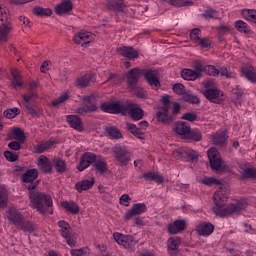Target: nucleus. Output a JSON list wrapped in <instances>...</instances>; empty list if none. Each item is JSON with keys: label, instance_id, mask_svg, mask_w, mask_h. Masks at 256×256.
<instances>
[{"label": "nucleus", "instance_id": "obj_4", "mask_svg": "<svg viewBox=\"0 0 256 256\" xmlns=\"http://www.w3.org/2000/svg\"><path fill=\"white\" fill-rule=\"evenodd\" d=\"M12 31L13 24L9 22V12L0 5V43H7Z\"/></svg>", "mask_w": 256, "mask_h": 256}, {"label": "nucleus", "instance_id": "obj_36", "mask_svg": "<svg viewBox=\"0 0 256 256\" xmlns=\"http://www.w3.org/2000/svg\"><path fill=\"white\" fill-rule=\"evenodd\" d=\"M10 137L12 139H16V141H19L20 143H25V132L21 130V128H14L10 132Z\"/></svg>", "mask_w": 256, "mask_h": 256}, {"label": "nucleus", "instance_id": "obj_9", "mask_svg": "<svg viewBox=\"0 0 256 256\" xmlns=\"http://www.w3.org/2000/svg\"><path fill=\"white\" fill-rule=\"evenodd\" d=\"M194 231L200 237H209L215 231V225L211 224V222L199 221L196 223Z\"/></svg>", "mask_w": 256, "mask_h": 256}, {"label": "nucleus", "instance_id": "obj_1", "mask_svg": "<svg viewBox=\"0 0 256 256\" xmlns=\"http://www.w3.org/2000/svg\"><path fill=\"white\" fill-rule=\"evenodd\" d=\"M229 199V194H227V188L225 186H220V188L214 193V207L213 212L218 217H227V215H233L242 209H247V200L240 199L236 203H232L227 206V200Z\"/></svg>", "mask_w": 256, "mask_h": 256}, {"label": "nucleus", "instance_id": "obj_61", "mask_svg": "<svg viewBox=\"0 0 256 256\" xmlns=\"http://www.w3.org/2000/svg\"><path fill=\"white\" fill-rule=\"evenodd\" d=\"M120 205H123L124 207H129L131 205V197L127 194H123L120 197Z\"/></svg>", "mask_w": 256, "mask_h": 256}, {"label": "nucleus", "instance_id": "obj_63", "mask_svg": "<svg viewBox=\"0 0 256 256\" xmlns=\"http://www.w3.org/2000/svg\"><path fill=\"white\" fill-rule=\"evenodd\" d=\"M174 93H177V95H185V86L181 83L175 84L173 86Z\"/></svg>", "mask_w": 256, "mask_h": 256}, {"label": "nucleus", "instance_id": "obj_57", "mask_svg": "<svg viewBox=\"0 0 256 256\" xmlns=\"http://www.w3.org/2000/svg\"><path fill=\"white\" fill-rule=\"evenodd\" d=\"M196 45L200 49H209L211 47V40L209 38H200V41Z\"/></svg>", "mask_w": 256, "mask_h": 256}, {"label": "nucleus", "instance_id": "obj_2", "mask_svg": "<svg viewBox=\"0 0 256 256\" xmlns=\"http://www.w3.org/2000/svg\"><path fill=\"white\" fill-rule=\"evenodd\" d=\"M30 207L36 209L41 215L47 213L49 207L53 206V199L49 194L41 193L37 190L30 191Z\"/></svg>", "mask_w": 256, "mask_h": 256}, {"label": "nucleus", "instance_id": "obj_48", "mask_svg": "<svg viewBox=\"0 0 256 256\" xmlns=\"http://www.w3.org/2000/svg\"><path fill=\"white\" fill-rule=\"evenodd\" d=\"M131 210L136 216L142 215V213H145V211H147V206H145V204L143 203H137L132 206Z\"/></svg>", "mask_w": 256, "mask_h": 256}, {"label": "nucleus", "instance_id": "obj_46", "mask_svg": "<svg viewBox=\"0 0 256 256\" xmlns=\"http://www.w3.org/2000/svg\"><path fill=\"white\" fill-rule=\"evenodd\" d=\"M241 175L244 179H256V169L246 168L241 171Z\"/></svg>", "mask_w": 256, "mask_h": 256}, {"label": "nucleus", "instance_id": "obj_15", "mask_svg": "<svg viewBox=\"0 0 256 256\" xmlns=\"http://www.w3.org/2000/svg\"><path fill=\"white\" fill-rule=\"evenodd\" d=\"M173 157L175 159H185V157H188L190 161H197L199 155H197L196 152H189L187 151V148H177L173 151Z\"/></svg>", "mask_w": 256, "mask_h": 256}, {"label": "nucleus", "instance_id": "obj_12", "mask_svg": "<svg viewBox=\"0 0 256 256\" xmlns=\"http://www.w3.org/2000/svg\"><path fill=\"white\" fill-rule=\"evenodd\" d=\"M168 233L170 235H177L179 233H183L185 229H187V220L185 219H177L167 226Z\"/></svg>", "mask_w": 256, "mask_h": 256}, {"label": "nucleus", "instance_id": "obj_19", "mask_svg": "<svg viewBox=\"0 0 256 256\" xmlns=\"http://www.w3.org/2000/svg\"><path fill=\"white\" fill-rule=\"evenodd\" d=\"M97 161V156L94 153L86 152L82 155L80 164L78 166V170L85 171L89 165H92V163H95Z\"/></svg>", "mask_w": 256, "mask_h": 256}, {"label": "nucleus", "instance_id": "obj_27", "mask_svg": "<svg viewBox=\"0 0 256 256\" xmlns=\"http://www.w3.org/2000/svg\"><path fill=\"white\" fill-rule=\"evenodd\" d=\"M66 119L72 129L83 131V122L81 121V118L76 115H68L66 116Z\"/></svg>", "mask_w": 256, "mask_h": 256}, {"label": "nucleus", "instance_id": "obj_26", "mask_svg": "<svg viewBox=\"0 0 256 256\" xmlns=\"http://www.w3.org/2000/svg\"><path fill=\"white\" fill-rule=\"evenodd\" d=\"M83 101L86 103L85 107L78 108L76 113L83 115V113H93V111H97V105L91 103V96L85 97Z\"/></svg>", "mask_w": 256, "mask_h": 256}, {"label": "nucleus", "instance_id": "obj_41", "mask_svg": "<svg viewBox=\"0 0 256 256\" xmlns=\"http://www.w3.org/2000/svg\"><path fill=\"white\" fill-rule=\"evenodd\" d=\"M146 181H155V183H163V176L155 172H147L144 174Z\"/></svg>", "mask_w": 256, "mask_h": 256}, {"label": "nucleus", "instance_id": "obj_7", "mask_svg": "<svg viewBox=\"0 0 256 256\" xmlns=\"http://www.w3.org/2000/svg\"><path fill=\"white\" fill-rule=\"evenodd\" d=\"M113 239L117 245L124 247V249H133L137 245V240L131 235L115 232L113 233Z\"/></svg>", "mask_w": 256, "mask_h": 256}, {"label": "nucleus", "instance_id": "obj_54", "mask_svg": "<svg viewBox=\"0 0 256 256\" xmlns=\"http://www.w3.org/2000/svg\"><path fill=\"white\" fill-rule=\"evenodd\" d=\"M182 99L186 103H191L192 105H197V103H199V98L192 94H184Z\"/></svg>", "mask_w": 256, "mask_h": 256}, {"label": "nucleus", "instance_id": "obj_39", "mask_svg": "<svg viewBox=\"0 0 256 256\" xmlns=\"http://www.w3.org/2000/svg\"><path fill=\"white\" fill-rule=\"evenodd\" d=\"M235 27H236L237 31H239V33H244L245 35H247L248 33L251 32V28L243 20L236 21L235 22Z\"/></svg>", "mask_w": 256, "mask_h": 256}, {"label": "nucleus", "instance_id": "obj_43", "mask_svg": "<svg viewBox=\"0 0 256 256\" xmlns=\"http://www.w3.org/2000/svg\"><path fill=\"white\" fill-rule=\"evenodd\" d=\"M54 166L56 168V171L58 173H64V171L67 169V165L65 164V160L61 158H54L53 159Z\"/></svg>", "mask_w": 256, "mask_h": 256}, {"label": "nucleus", "instance_id": "obj_25", "mask_svg": "<svg viewBox=\"0 0 256 256\" xmlns=\"http://www.w3.org/2000/svg\"><path fill=\"white\" fill-rule=\"evenodd\" d=\"M71 9H73V2H71V0H64L55 7V13L57 15H65V13H69Z\"/></svg>", "mask_w": 256, "mask_h": 256}, {"label": "nucleus", "instance_id": "obj_40", "mask_svg": "<svg viewBox=\"0 0 256 256\" xmlns=\"http://www.w3.org/2000/svg\"><path fill=\"white\" fill-rule=\"evenodd\" d=\"M126 127L128 131H130V133H132V135H134L138 139H145V135L139 130V128H137V125L127 123Z\"/></svg>", "mask_w": 256, "mask_h": 256}, {"label": "nucleus", "instance_id": "obj_5", "mask_svg": "<svg viewBox=\"0 0 256 256\" xmlns=\"http://www.w3.org/2000/svg\"><path fill=\"white\" fill-rule=\"evenodd\" d=\"M208 159L210 162V167L214 171H224L226 164L221 159V154L215 148H210L208 150Z\"/></svg>", "mask_w": 256, "mask_h": 256}, {"label": "nucleus", "instance_id": "obj_20", "mask_svg": "<svg viewBox=\"0 0 256 256\" xmlns=\"http://www.w3.org/2000/svg\"><path fill=\"white\" fill-rule=\"evenodd\" d=\"M143 75V72L139 70V68L131 69L127 74V82L129 85V89H135V85H137V81Z\"/></svg>", "mask_w": 256, "mask_h": 256}, {"label": "nucleus", "instance_id": "obj_56", "mask_svg": "<svg viewBox=\"0 0 256 256\" xmlns=\"http://www.w3.org/2000/svg\"><path fill=\"white\" fill-rule=\"evenodd\" d=\"M4 157L6 161H9L10 163H15V161L19 159V156L17 155V153H13L11 151L4 152Z\"/></svg>", "mask_w": 256, "mask_h": 256}, {"label": "nucleus", "instance_id": "obj_35", "mask_svg": "<svg viewBox=\"0 0 256 256\" xmlns=\"http://www.w3.org/2000/svg\"><path fill=\"white\" fill-rule=\"evenodd\" d=\"M243 19L250 23H256V10L255 9H244L241 12Z\"/></svg>", "mask_w": 256, "mask_h": 256}, {"label": "nucleus", "instance_id": "obj_59", "mask_svg": "<svg viewBox=\"0 0 256 256\" xmlns=\"http://www.w3.org/2000/svg\"><path fill=\"white\" fill-rule=\"evenodd\" d=\"M203 17H205V19H219V13L215 10H206Z\"/></svg>", "mask_w": 256, "mask_h": 256}, {"label": "nucleus", "instance_id": "obj_38", "mask_svg": "<svg viewBox=\"0 0 256 256\" xmlns=\"http://www.w3.org/2000/svg\"><path fill=\"white\" fill-rule=\"evenodd\" d=\"M11 75L13 87H21V85H23V80H21V74H19V70H17V68H13Z\"/></svg>", "mask_w": 256, "mask_h": 256}, {"label": "nucleus", "instance_id": "obj_64", "mask_svg": "<svg viewBox=\"0 0 256 256\" xmlns=\"http://www.w3.org/2000/svg\"><path fill=\"white\" fill-rule=\"evenodd\" d=\"M181 119H183L184 121H190L191 123H193V121H195V119H197V114L188 112V113H185L181 117Z\"/></svg>", "mask_w": 256, "mask_h": 256}, {"label": "nucleus", "instance_id": "obj_47", "mask_svg": "<svg viewBox=\"0 0 256 256\" xmlns=\"http://www.w3.org/2000/svg\"><path fill=\"white\" fill-rule=\"evenodd\" d=\"M169 3L174 5V7H191L193 5L191 0H169Z\"/></svg>", "mask_w": 256, "mask_h": 256}, {"label": "nucleus", "instance_id": "obj_62", "mask_svg": "<svg viewBox=\"0 0 256 256\" xmlns=\"http://www.w3.org/2000/svg\"><path fill=\"white\" fill-rule=\"evenodd\" d=\"M23 99H24L25 103H31V102L35 101V99H37V93L32 91L28 94H25L23 96Z\"/></svg>", "mask_w": 256, "mask_h": 256}, {"label": "nucleus", "instance_id": "obj_52", "mask_svg": "<svg viewBox=\"0 0 256 256\" xmlns=\"http://www.w3.org/2000/svg\"><path fill=\"white\" fill-rule=\"evenodd\" d=\"M190 39L193 41V43L197 44L201 39V30L198 28H194L190 32Z\"/></svg>", "mask_w": 256, "mask_h": 256}, {"label": "nucleus", "instance_id": "obj_37", "mask_svg": "<svg viewBox=\"0 0 256 256\" xmlns=\"http://www.w3.org/2000/svg\"><path fill=\"white\" fill-rule=\"evenodd\" d=\"M53 145H55L54 141L43 142L35 146V151L36 153H45V151H49V149H52Z\"/></svg>", "mask_w": 256, "mask_h": 256}, {"label": "nucleus", "instance_id": "obj_44", "mask_svg": "<svg viewBox=\"0 0 256 256\" xmlns=\"http://www.w3.org/2000/svg\"><path fill=\"white\" fill-rule=\"evenodd\" d=\"M7 201H8L7 188H5V186L0 185V208L6 207Z\"/></svg>", "mask_w": 256, "mask_h": 256}, {"label": "nucleus", "instance_id": "obj_45", "mask_svg": "<svg viewBox=\"0 0 256 256\" xmlns=\"http://www.w3.org/2000/svg\"><path fill=\"white\" fill-rule=\"evenodd\" d=\"M202 185L213 187V185H219L221 182L215 177H205L198 180Z\"/></svg>", "mask_w": 256, "mask_h": 256}, {"label": "nucleus", "instance_id": "obj_42", "mask_svg": "<svg viewBox=\"0 0 256 256\" xmlns=\"http://www.w3.org/2000/svg\"><path fill=\"white\" fill-rule=\"evenodd\" d=\"M34 15H39L40 17H51L53 11L50 8L36 7L33 10Z\"/></svg>", "mask_w": 256, "mask_h": 256}, {"label": "nucleus", "instance_id": "obj_58", "mask_svg": "<svg viewBox=\"0 0 256 256\" xmlns=\"http://www.w3.org/2000/svg\"><path fill=\"white\" fill-rule=\"evenodd\" d=\"M189 137L192 141H201V139H203V134H201V131L199 130H192L189 132Z\"/></svg>", "mask_w": 256, "mask_h": 256}, {"label": "nucleus", "instance_id": "obj_21", "mask_svg": "<svg viewBox=\"0 0 256 256\" xmlns=\"http://www.w3.org/2000/svg\"><path fill=\"white\" fill-rule=\"evenodd\" d=\"M117 53H119V55L122 57H126V59H137V57H139V51L129 46L117 48Z\"/></svg>", "mask_w": 256, "mask_h": 256}, {"label": "nucleus", "instance_id": "obj_60", "mask_svg": "<svg viewBox=\"0 0 256 256\" xmlns=\"http://www.w3.org/2000/svg\"><path fill=\"white\" fill-rule=\"evenodd\" d=\"M203 71H205V73H207L208 75H213V76L219 75V70L215 68V66L213 65H208L204 67Z\"/></svg>", "mask_w": 256, "mask_h": 256}, {"label": "nucleus", "instance_id": "obj_17", "mask_svg": "<svg viewBox=\"0 0 256 256\" xmlns=\"http://www.w3.org/2000/svg\"><path fill=\"white\" fill-rule=\"evenodd\" d=\"M113 153L120 165H127V163H129V161L131 160L129 153H127V150L119 146L113 148Z\"/></svg>", "mask_w": 256, "mask_h": 256}, {"label": "nucleus", "instance_id": "obj_50", "mask_svg": "<svg viewBox=\"0 0 256 256\" xmlns=\"http://www.w3.org/2000/svg\"><path fill=\"white\" fill-rule=\"evenodd\" d=\"M69 99V92H64L56 100L52 101V107H59V105L65 103Z\"/></svg>", "mask_w": 256, "mask_h": 256}, {"label": "nucleus", "instance_id": "obj_32", "mask_svg": "<svg viewBox=\"0 0 256 256\" xmlns=\"http://www.w3.org/2000/svg\"><path fill=\"white\" fill-rule=\"evenodd\" d=\"M38 176L39 172L37 169H30L23 174L22 181L23 183H33Z\"/></svg>", "mask_w": 256, "mask_h": 256}, {"label": "nucleus", "instance_id": "obj_28", "mask_svg": "<svg viewBox=\"0 0 256 256\" xmlns=\"http://www.w3.org/2000/svg\"><path fill=\"white\" fill-rule=\"evenodd\" d=\"M93 81H95V74L88 73L77 78L76 85L78 87H88Z\"/></svg>", "mask_w": 256, "mask_h": 256}, {"label": "nucleus", "instance_id": "obj_3", "mask_svg": "<svg viewBox=\"0 0 256 256\" xmlns=\"http://www.w3.org/2000/svg\"><path fill=\"white\" fill-rule=\"evenodd\" d=\"M6 217L8 221H11L16 227H19L26 233H33L35 226L29 221H25L23 214L15 207H9L6 211Z\"/></svg>", "mask_w": 256, "mask_h": 256}, {"label": "nucleus", "instance_id": "obj_6", "mask_svg": "<svg viewBox=\"0 0 256 256\" xmlns=\"http://www.w3.org/2000/svg\"><path fill=\"white\" fill-rule=\"evenodd\" d=\"M58 227L62 237L66 239V243H68L69 247H75V239H77V237H75V234H73V230L71 229L69 223H67L65 220H60L58 222Z\"/></svg>", "mask_w": 256, "mask_h": 256}, {"label": "nucleus", "instance_id": "obj_55", "mask_svg": "<svg viewBox=\"0 0 256 256\" xmlns=\"http://www.w3.org/2000/svg\"><path fill=\"white\" fill-rule=\"evenodd\" d=\"M94 167L99 173H105V171H107V163L102 160H96Z\"/></svg>", "mask_w": 256, "mask_h": 256}, {"label": "nucleus", "instance_id": "obj_11", "mask_svg": "<svg viewBox=\"0 0 256 256\" xmlns=\"http://www.w3.org/2000/svg\"><path fill=\"white\" fill-rule=\"evenodd\" d=\"M203 95L211 103H223L225 101V94L217 88H207L204 90Z\"/></svg>", "mask_w": 256, "mask_h": 256}, {"label": "nucleus", "instance_id": "obj_34", "mask_svg": "<svg viewBox=\"0 0 256 256\" xmlns=\"http://www.w3.org/2000/svg\"><path fill=\"white\" fill-rule=\"evenodd\" d=\"M175 132L177 135H189L191 133V127L185 122H178L175 125Z\"/></svg>", "mask_w": 256, "mask_h": 256}, {"label": "nucleus", "instance_id": "obj_29", "mask_svg": "<svg viewBox=\"0 0 256 256\" xmlns=\"http://www.w3.org/2000/svg\"><path fill=\"white\" fill-rule=\"evenodd\" d=\"M94 185L95 178L84 179L76 184V189L78 193H82V191H88V189H91Z\"/></svg>", "mask_w": 256, "mask_h": 256}, {"label": "nucleus", "instance_id": "obj_31", "mask_svg": "<svg viewBox=\"0 0 256 256\" xmlns=\"http://www.w3.org/2000/svg\"><path fill=\"white\" fill-rule=\"evenodd\" d=\"M61 207L67 211V213H71L72 215H77L79 213V205L75 202H62Z\"/></svg>", "mask_w": 256, "mask_h": 256}, {"label": "nucleus", "instance_id": "obj_18", "mask_svg": "<svg viewBox=\"0 0 256 256\" xmlns=\"http://www.w3.org/2000/svg\"><path fill=\"white\" fill-rule=\"evenodd\" d=\"M97 161V156L94 153L86 152L82 155L80 164L78 166V170L85 171L89 165H92V163H95Z\"/></svg>", "mask_w": 256, "mask_h": 256}, {"label": "nucleus", "instance_id": "obj_53", "mask_svg": "<svg viewBox=\"0 0 256 256\" xmlns=\"http://www.w3.org/2000/svg\"><path fill=\"white\" fill-rule=\"evenodd\" d=\"M71 256H89V248L72 249Z\"/></svg>", "mask_w": 256, "mask_h": 256}, {"label": "nucleus", "instance_id": "obj_24", "mask_svg": "<svg viewBox=\"0 0 256 256\" xmlns=\"http://www.w3.org/2000/svg\"><path fill=\"white\" fill-rule=\"evenodd\" d=\"M157 119L160 123H171L173 118L169 115V107H160L157 111Z\"/></svg>", "mask_w": 256, "mask_h": 256}, {"label": "nucleus", "instance_id": "obj_8", "mask_svg": "<svg viewBox=\"0 0 256 256\" xmlns=\"http://www.w3.org/2000/svg\"><path fill=\"white\" fill-rule=\"evenodd\" d=\"M122 111V115H130L133 121H141V119H143V109L137 104H125Z\"/></svg>", "mask_w": 256, "mask_h": 256}, {"label": "nucleus", "instance_id": "obj_33", "mask_svg": "<svg viewBox=\"0 0 256 256\" xmlns=\"http://www.w3.org/2000/svg\"><path fill=\"white\" fill-rule=\"evenodd\" d=\"M225 141H227V133L225 131L212 134V143L214 145H224Z\"/></svg>", "mask_w": 256, "mask_h": 256}, {"label": "nucleus", "instance_id": "obj_10", "mask_svg": "<svg viewBox=\"0 0 256 256\" xmlns=\"http://www.w3.org/2000/svg\"><path fill=\"white\" fill-rule=\"evenodd\" d=\"M74 43L76 45H81L82 47H87L95 41V34L87 31H80L74 35Z\"/></svg>", "mask_w": 256, "mask_h": 256}, {"label": "nucleus", "instance_id": "obj_22", "mask_svg": "<svg viewBox=\"0 0 256 256\" xmlns=\"http://www.w3.org/2000/svg\"><path fill=\"white\" fill-rule=\"evenodd\" d=\"M179 245H181V238L174 236L168 239L167 247L170 255H177L179 251Z\"/></svg>", "mask_w": 256, "mask_h": 256}, {"label": "nucleus", "instance_id": "obj_13", "mask_svg": "<svg viewBox=\"0 0 256 256\" xmlns=\"http://www.w3.org/2000/svg\"><path fill=\"white\" fill-rule=\"evenodd\" d=\"M201 73H203V64L199 63L198 66L193 69H184L181 72L182 78L186 81H195L197 77L201 76Z\"/></svg>", "mask_w": 256, "mask_h": 256}, {"label": "nucleus", "instance_id": "obj_14", "mask_svg": "<svg viewBox=\"0 0 256 256\" xmlns=\"http://www.w3.org/2000/svg\"><path fill=\"white\" fill-rule=\"evenodd\" d=\"M143 75L146 79V81L148 82V84L150 85V87H152V89H159V87H161V82H159V77L157 76V71L155 70H147L143 72Z\"/></svg>", "mask_w": 256, "mask_h": 256}, {"label": "nucleus", "instance_id": "obj_51", "mask_svg": "<svg viewBox=\"0 0 256 256\" xmlns=\"http://www.w3.org/2000/svg\"><path fill=\"white\" fill-rule=\"evenodd\" d=\"M21 113V110L19 108H11L4 111V117L6 119H15L16 115H19Z\"/></svg>", "mask_w": 256, "mask_h": 256}, {"label": "nucleus", "instance_id": "obj_30", "mask_svg": "<svg viewBox=\"0 0 256 256\" xmlns=\"http://www.w3.org/2000/svg\"><path fill=\"white\" fill-rule=\"evenodd\" d=\"M38 167H40L44 173H51L53 170V165L47 156H40L38 158Z\"/></svg>", "mask_w": 256, "mask_h": 256}, {"label": "nucleus", "instance_id": "obj_49", "mask_svg": "<svg viewBox=\"0 0 256 256\" xmlns=\"http://www.w3.org/2000/svg\"><path fill=\"white\" fill-rule=\"evenodd\" d=\"M106 131L109 137H111V139H121V137H123V134H121V131H119V129L115 127H108Z\"/></svg>", "mask_w": 256, "mask_h": 256}, {"label": "nucleus", "instance_id": "obj_23", "mask_svg": "<svg viewBox=\"0 0 256 256\" xmlns=\"http://www.w3.org/2000/svg\"><path fill=\"white\" fill-rule=\"evenodd\" d=\"M241 76L245 77L250 83H256V70L252 66H244L241 68Z\"/></svg>", "mask_w": 256, "mask_h": 256}, {"label": "nucleus", "instance_id": "obj_16", "mask_svg": "<svg viewBox=\"0 0 256 256\" xmlns=\"http://www.w3.org/2000/svg\"><path fill=\"white\" fill-rule=\"evenodd\" d=\"M125 105L121 103H103L100 106L101 111L104 113L117 114L121 113L123 115V109Z\"/></svg>", "mask_w": 256, "mask_h": 256}]
</instances>
